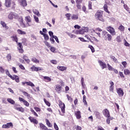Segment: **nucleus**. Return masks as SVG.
<instances>
[{
	"mask_svg": "<svg viewBox=\"0 0 130 130\" xmlns=\"http://www.w3.org/2000/svg\"><path fill=\"white\" fill-rule=\"evenodd\" d=\"M32 12H33L34 14H35V15H36L37 16H38V17H40V16H41V14H40V13H39V11L38 10H37V9H34L32 10Z\"/></svg>",
	"mask_w": 130,
	"mask_h": 130,
	"instance_id": "23",
	"label": "nucleus"
},
{
	"mask_svg": "<svg viewBox=\"0 0 130 130\" xmlns=\"http://www.w3.org/2000/svg\"><path fill=\"white\" fill-rule=\"evenodd\" d=\"M45 120H46V124L48 126V127H52V125L49 121V120H48V119H46Z\"/></svg>",
	"mask_w": 130,
	"mask_h": 130,
	"instance_id": "27",
	"label": "nucleus"
},
{
	"mask_svg": "<svg viewBox=\"0 0 130 130\" xmlns=\"http://www.w3.org/2000/svg\"><path fill=\"white\" fill-rule=\"evenodd\" d=\"M118 29L120 30V31L123 32V31H124V26H123L122 24H120L118 27Z\"/></svg>",
	"mask_w": 130,
	"mask_h": 130,
	"instance_id": "40",
	"label": "nucleus"
},
{
	"mask_svg": "<svg viewBox=\"0 0 130 130\" xmlns=\"http://www.w3.org/2000/svg\"><path fill=\"white\" fill-rule=\"evenodd\" d=\"M94 16L98 21L105 22V19L103 18V13L100 11H98L95 14Z\"/></svg>",
	"mask_w": 130,
	"mask_h": 130,
	"instance_id": "1",
	"label": "nucleus"
},
{
	"mask_svg": "<svg viewBox=\"0 0 130 130\" xmlns=\"http://www.w3.org/2000/svg\"><path fill=\"white\" fill-rule=\"evenodd\" d=\"M110 58L113 60L114 62H117V59L115 58V56L111 55L110 56Z\"/></svg>",
	"mask_w": 130,
	"mask_h": 130,
	"instance_id": "41",
	"label": "nucleus"
},
{
	"mask_svg": "<svg viewBox=\"0 0 130 130\" xmlns=\"http://www.w3.org/2000/svg\"><path fill=\"white\" fill-rule=\"evenodd\" d=\"M18 3L22 7H26L27 6V1L26 0H18Z\"/></svg>",
	"mask_w": 130,
	"mask_h": 130,
	"instance_id": "16",
	"label": "nucleus"
},
{
	"mask_svg": "<svg viewBox=\"0 0 130 130\" xmlns=\"http://www.w3.org/2000/svg\"><path fill=\"white\" fill-rule=\"evenodd\" d=\"M12 0H5V6L6 8H11Z\"/></svg>",
	"mask_w": 130,
	"mask_h": 130,
	"instance_id": "15",
	"label": "nucleus"
},
{
	"mask_svg": "<svg viewBox=\"0 0 130 130\" xmlns=\"http://www.w3.org/2000/svg\"><path fill=\"white\" fill-rule=\"evenodd\" d=\"M110 87H109V91L110 92H112L113 93V91L114 90V83L112 81H110Z\"/></svg>",
	"mask_w": 130,
	"mask_h": 130,
	"instance_id": "10",
	"label": "nucleus"
},
{
	"mask_svg": "<svg viewBox=\"0 0 130 130\" xmlns=\"http://www.w3.org/2000/svg\"><path fill=\"white\" fill-rule=\"evenodd\" d=\"M8 18L10 19V20H13V19H16V15H15V14H14V13H10V14L8 15Z\"/></svg>",
	"mask_w": 130,
	"mask_h": 130,
	"instance_id": "21",
	"label": "nucleus"
},
{
	"mask_svg": "<svg viewBox=\"0 0 130 130\" xmlns=\"http://www.w3.org/2000/svg\"><path fill=\"white\" fill-rule=\"evenodd\" d=\"M18 50L20 53H23L24 52V50H23V46L22 45V43H18Z\"/></svg>",
	"mask_w": 130,
	"mask_h": 130,
	"instance_id": "14",
	"label": "nucleus"
},
{
	"mask_svg": "<svg viewBox=\"0 0 130 130\" xmlns=\"http://www.w3.org/2000/svg\"><path fill=\"white\" fill-rule=\"evenodd\" d=\"M1 24L3 26V28H5L6 30H8V29H9V26H7V23H6V22L2 21L1 22Z\"/></svg>",
	"mask_w": 130,
	"mask_h": 130,
	"instance_id": "20",
	"label": "nucleus"
},
{
	"mask_svg": "<svg viewBox=\"0 0 130 130\" xmlns=\"http://www.w3.org/2000/svg\"><path fill=\"white\" fill-rule=\"evenodd\" d=\"M9 78H11L12 80H15L16 82H17V76L13 75L12 76V75L10 74V75L9 76Z\"/></svg>",
	"mask_w": 130,
	"mask_h": 130,
	"instance_id": "38",
	"label": "nucleus"
},
{
	"mask_svg": "<svg viewBox=\"0 0 130 130\" xmlns=\"http://www.w3.org/2000/svg\"><path fill=\"white\" fill-rule=\"evenodd\" d=\"M102 37L106 41H112V36L108 34L106 31H103L102 32Z\"/></svg>",
	"mask_w": 130,
	"mask_h": 130,
	"instance_id": "2",
	"label": "nucleus"
},
{
	"mask_svg": "<svg viewBox=\"0 0 130 130\" xmlns=\"http://www.w3.org/2000/svg\"><path fill=\"white\" fill-rule=\"evenodd\" d=\"M7 101L11 104H15V101H14V100H12L11 99H8Z\"/></svg>",
	"mask_w": 130,
	"mask_h": 130,
	"instance_id": "46",
	"label": "nucleus"
},
{
	"mask_svg": "<svg viewBox=\"0 0 130 130\" xmlns=\"http://www.w3.org/2000/svg\"><path fill=\"white\" fill-rule=\"evenodd\" d=\"M23 104L24 105H25V106H26V107H29V103H28V102H27V101L25 100V101L24 102H23Z\"/></svg>",
	"mask_w": 130,
	"mask_h": 130,
	"instance_id": "55",
	"label": "nucleus"
},
{
	"mask_svg": "<svg viewBox=\"0 0 130 130\" xmlns=\"http://www.w3.org/2000/svg\"><path fill=\"white\" fill-rule=\"evenodd\" d=\"M88 10H92V2L90 1L88 2Z\"/></svg>",
	"mask_w": 130,
	"mask_h": 130,
	"instance_id": "45",
	"label": "nucleus"
},
{
	"mask_svg": "<svg viewBox=\"0 0 130 130\" xmlns=\"http://www.w3.org/2000/svg\"><path fill=\"white\" fill-rule=\"evenodd\" d=\"M54 127L56 130L59 129L58 126H57V125L56 124V123H54Z\"/></svg>",
	"mask_w": 130,
	"mask_h": 130,
	"instance_id": "58",
	"label": "nucleus"
},
{
	"mask_svg": "<svg viewBox=\"0 0 130 130\" xmlns=\"http://www.w3.org/2000/svg\"><path fill=\"white\" fill-rule=\"evenodd\" d=\"M18 21L20 22V25H22V26H24V27L25 26H26L25 25V23H24V22H23L24 21V20L23 19V17H20L18 19Z\"/></svg>",
	"mask_w": 130,
	"mask_h": 130,
	"instance_id": "24",
	"label": "nucleus"
},
{
	"mask_svg": "<svg viewBox=\"0 0 130 130\" xmlns=\"http://www.w3.org/2000/svg\"><path fill=\"white\" fill-rule=\"evenodd\" d=\"M49 35L50 36V37H52V38H53V36H53V32L51 31H49Z\"/></svg>",
	"mask_w": 130,
	"mask_h": 130,
	"instance_id": "61",
	"label": "nucleus"
},
{
	"mask_svg": "<svg viewBox=\"0 0 130 130\" xmlns=\"http://www.w3.org/2000/svg\"><path fill=\"white\" fill-rule=\"evenodd\" d=\"M65 16L67 18V20H71V14L70 13H67L65 15Z\"/></svg>",
	"mask_w": 130,
	"mask_h": 130,
	"instance_id": "49",
	"label": "nucleus"
},
{
	"mask_svg": "<svg viewBox=\"0 0 130 130\" xmlns=\"http://www.w3.org/2000/svg\"><path fill=\"white\" fill-rule=\"evenodd\" d=\"M18 34L20 35H26V31H23L21 29L17 30Z\"/></svg>",
	"mask_w": 130,
	"mask_h": 130,
	"instance_id": "25",
	"label": "nucleus"
},
{
	"mask_svg": "<svg viewBox=\"0 0 130 130\" xmlns=\"http://www.w3.org/2000/svg\"><path fill=\"white\" fill-rule=\"evenodd\" d=\"M88 47H89V48H90V49H91V52H92V53L95 52V49L94 48V47H93V46H92V45H89V46H88Z\"/></svg>",
	"mask_w": 130,
	"mask_h": 130,
	"instance_id": "44",
	"label": "nucleus"
},
{
	"mask_svg": "<svg viewBox=\"0 0 130 130\" xmlns=\"http://www.w3.org/2000/svg\"><path fill=\"white\" fill-rule=\"evenodd\" d=\"M124 74L126 75H130V71L128 69H125L124 70Z\"/></svg>",
	"mask_w": 130,
	"mask_h": 130,
	"instance_id": "42",
	"label": "nucleus"
},
{
	"mask_svg": "<svg viewBox=\"0 0 130 130\" xmlns=\"http://www.w3.org/2000/svg\"><path fill=\"white\" fill-rule=\"evenodd\" d=\"M44 43H45V45H46V46H47V47L49 48L50 47V44H49V43H48L47 42V41H44Z\"/></svg>",
	"mask_w": 130,
	"mask_h": 130,
	"instance_id": "51",
	"label": "nucleus"
},
{
	"mask_svg": "<svg viewBox=\"0 0 130 130\" xmlns=\"http://www.w3.org/2000/svg\"><path fill=\"white\" fill-rule=\"evenodd\" d=\"M119 75H120V77H121V78H124V75H123V73L122 72H119Z\"/></svg>",
	"mask_w": 130,
	"mask_h": 130,
	"instance_id": "62",
	"label": "nucleus"
},
{
	"mask_svg": "<svg viewBox=\"0 0 130 130\" xmlns=\"http://www.w3.org/2000/svg\"><path fill=\"white\" fill-rule=\"evenodd\" d=\"M94 114L97 118L100 117V113L98 111L94 112Z\"/></svg>",
	"mask_w": 130,
	"mask_h": 130,
	"instance_id": "47",
	"label": "nucleus"
},
{
	"mask_svg": "<svg viewBox=\"0 0 130 130\" xmlns=\"http://www.w3.org/2000/svg\"><path fill=\"white\" fill-rule=\"evenodd\" d=\"M44 79L45 80V82H51V78H50L48 76H44Z\"/></svg>",
	"mask_w": 130,
	"mask_h": 130,
	"instance_id": "28",
	"label": "nucleus"
},
{
	"mask_svg": "<svg viewBox=\"0 0 130 130\" xmlns=\"http://www.w3.org/2000/svg\"><path fill=\"white\" fill-rule=\"evenodd\" d=\"M75 116L77 119H81L82 118V113L81 111H77L75 112Z\"/></svg>",
	"mask_w": 130,
	"mask_h": 130,
	"instance_id": "11",
	"label": "nucleus"
},
{
	"mask_svg": "<svg viewBox=\"0 0 130 130\" xmlns=\"http://www.w3.org/2000/svg\"><path fill=\"white\" fill-rule=\"evenodd\" d=\"M44 102H45V104L47 105V106H48V107H50V103H49V102L47 101L45 99H44Z\"/></svg>",
	"mask_w": 130,
	"mask_h": 130,
	"instance_id": "43",
	"label": "nucleus"
},
{
	"mask_svg": "<svg viewBox=\"0 0 130 130\" xmlns=\"http://www.w3.org/2000/svg\"><path fill=\"white\" fill-rule=\"evenodd\" d=\"M98 130H105V129H104V128H103V127H102V126H98Z\"/></svg>",
	"mask_w": 130,
	"mask_h": 130,
	"instance_id": "64",
	"label": "nucleus"
},
{
	"mask_svg": "<svg viewBox=\"0 0 130 130\" xmlns=\"http://www.w3.org/2000/svg\"><path fill=\"white\" fill-rule=\"evenodd\" d=\"M85 38H86V39H87V40H89L90 42L92 43L93 41H92V40H91V39L90 38V37H89V36L88 35H86L85 36Z\"/></svg>",
	"mask_w": 130,
	"mask_h": 130,
	"instance_id": "53",
	"label": "nucleus"
},
{
	"mask_svg": "<svg viewBox=\"0 0 130 130\" xmlns=\"http://www.w3.org/2000/svg\"><path fill=\"white\" fill-rule=\"evenodd\" d=\"M59 103V107L61 109V111L62 113H60V111H59L60 115H61L62 116H63L64 113H66V105H64V103L62 102V101L59 100L58 101Z\"/></svg>",
	"mask_w": 130,
	"mask_h": 130,
	"instance_id": "3",
	"label": "nucleus"
},
{
	"mask_svg": "<svg viewBox=\"0 0 130 130\" xmlns=\"http://www.w3.org/2000/svg\"><path fill=\"white\" fill-rule=\"evenodd\" d=\"M40 127L41 130H53V129H48V128L42 123H40Z\"/></svg>",
	"mask_w": 130,
	"mask_h": 130,
	"instance_id": "12",
	"label": "nucleus"
},
{
	"mask_svg": "<svg viewBox=\"0 0 130 130\" xmlns=\"http://www.w3.org/2000/svg\"><path fill=\"white\" fill-rule=\"evenodd\" d=\"M57 69L61 72H63V71H67V67L64 66H58Z\"/></svg>",
	"mask_w": 130,
	"mask_h": 130,
	"instance_id": "19",
	"label": "nucleus"
},
{
	"mask_svg": "<svg viewBox=\"0 0 130 130\" xmlns=\"http://www.w3.org/2000/svg\"><path fill=\"white\" fill-rule=\"evenodd\" d=\"M98 62L102 70H104V69H106L107 68V65H106V63L101 61V60H99Z\"/></svg>",
	"mask_w": 130,
	"mask_h": 130,
	"instance_id": "6",
	"label": "nucleus"
},
{
	"mask_svg": "<svg viewBox=\"0 0 130 130\" xmlns=\"http://www.w3.org/2000/svg\"><path fill=\"white\" fill-rule=\"evenodd\" d=\"M122 66L124 67V68H126V66L127 65V63L126 61H123L122 62Z\"/></svg>",
	"mask_w": 130,
	"mask_h": 130,
	"instance_id": "60",
	"label": "nucleus"
},
{
	"mask_svg": "<svg viewBox=\"0 0 130 130\" xmlns=\"http://www.w3.org/2000/svg\"><path fill=\"white\" fill-rule=\"evenodd\" d=\"M81 3H76V7L77 10H81L82 9V5Z\"/></svg>",
	"mask_w": 130,
	"mask_h": 130,
	"instance_id": "35",
	"label": "nucleus"
},
{
	"mask_svg": "<svg viewBox=\"0 0 130 130\" xmlns=\"http://www.w3.org/2000/svg\"><path fill=\"white\" fill-rule=\"evenodd\" d=\"M34 18L37 23H39V18L37 16L34 15Z\"/></svg>",
	"mask_w": 130,
	"mask_h": 130,
	"instance_id": "52",
	"label": "nucleus"
},
{
	"mask_svg": "<svg viewBox=\"0 0 130 130\" xmlns=\"http://www.w3.org/2000/svg\"><path fill=\"white\" fill-rule=\"evenodd\" d=\"M26 84L27 86H30V87H35V85L31 81L26 82Z\"/></svg>",
	"mask_w": 130,
	"mask_h": 130,
	"instance_id": "32",
	"label": "nucleus"
},
{
	"mask_svg": "<svg viewBox=\"0 0 130 130\" xmlns=\"http://www.w3.org/2000/svg\"><path fill=\"white\" fill-rule=\"evenodd\" d=\"M19 68L21 69V70H25V67L22 64L19 65Z\"/></svg>",
	"mask_w": 130,
	"mask_h": 130,
	"instance_id": "63",
	"label": "nucleus"
},
{
	"mask_svg": "<svg viewBox=\"0 0 130 130\" xmlns=\"http://www.w3.org/2000/svg\"><path fill=\"white\" fill-rule=\"evenodd\" d=\"M25 20L26 22H27V24H28V23H31V22H32V20L31 19V17H30V16H26L25 18Z\"/></svg>",
	"mask_w": 130,
	"mask_h": 130,
	"instance_id": "22",
	"label": "nucleus"
},
{
	"mask_svg": "<svg viewBox=\"0 0 130 130\" xmlns=\"http://www.w3.org/2000/svg\"><path fill=\"white\" fill-rule=\"evenodd\" d=\"M0 73H2V74L5 73V69L3 67H0Z\"/></svg>",
	"mask_w": 130,
	"mask_h": 130,
	"instance_id": "59",
	"label": "nucleus"
},
{
	"mask_svg": "<svg viewBox=\"0 0 130 130\" xmlns=\"http://www.w3.org/2000/svg\"><path fill=\"white\" fill-rule=\"evenodd\" d=\"M51 62L53 64H57V61L56 60H51Z\"/></svg>",
	"mask_w": 130,
	"mask_h": 130,
	"instance_id": "56",
	"label": "nucleus"
},
{
	"mask_svg": "<svg viewBox=\"0 0 130 130\" xmlns=\"http://www.w3.org/2000/svg\"><path fill=\"white\" fill-rule=\"evenodd\" d=\"M82 11L85 13L88 14L89 13V11L87 10V7H86L85 6H83L82 7Z\"/></svg>",
	"mask_w": 130,
	"mask_h": 130,
	"instance_id": "30",
	"label": "nucleus"
},
{
	"mask_svg": "<svg viewBox=\"0 0 130 130\" xmlns=\"http://www.w3.org/2000/svg\"><path fill=\"white\" fill-rule=\"evenodd\" d=\"M107 123H108V124H110V120H112V119H113V118L111 117V116L107 117Z\"/></svg>",
	"mask_w": 130,
	"mask_h": 130,
	"instance_id": "34",
	"label": "nucleus"
},
{
	"mask_svg": "<svg viewBox=\"0 0 130 130\" xmlns=\"http://www.w3.org/2000/svg\"><path fill=\"white\" fill-rule=\"evenodd\" d=\"M31 61L35 62V63H39V60L37 59L36 57H32L31 58Z\"/></svg>",
	"mask_w": 130,
	"mask_h": 130,
	"instance_id": "29",
	"label": "nucleus"
},
{
	"mask_svg": "<svg viewBox=\"0 0 130 130\" xmlns=\"http://www.w3.org/2000/svg\"><path fill=\"white\" fill-rule=\"evenodd\" d=\"M29 120H30V122L34 123V124H38V121L37 119H35L34 117L29 116L28 117Z\"/></svg>",
	"mask_w": 130,
	"mask_h": 130,
	"instance_id": "7",
	"label": "nucleus"
},
{
	"mask_svg": "<svg viewBox=\"0 0 130 130\" xmlns=\"http://www.w3.org/2000/svg\"><path fill=\"white\" fill-rule=\"evenodd\" d=\"M117 93L120 97H122V96H123L124 92L121 88L117 89Z\"/></svg>",
	"mask_w": 130,
	"mask_h": 130,
	"instance_id": "13",
	"label": "nucleus"
},
{
	"mask_svg": "<svg viewBox=\"0 0 130 130\" xmlns=\"http://www.w3.org/2000/svg\"><path fill=\"white\" fill-rule=\"evenodd\" d=\"M72 20H78L79 19V15L73 14L71 17Z\"/></svg>",
	"mask_w": 130,
	"mask_h": 130,
	"instance_id": "26",
	"label": "nucleus"
},
{
	"mask_svg": "<svg viewBox=\"0 0 130 130\" xmlns=\"http://www.w3.org/2000/svg\"><path fill=\"white\" fill-rule=\"evenodd\" d=\"M106 30H107V31L109 32V33H110V34H111V35H112V36H114V35H116V32H115V29H114V28H113L111 26L107 27Z\"/></svg>",
	"mask_w": 130,
	"mask_h": 130,
	"instance_id": "4",
	"label": "nucleus"
},
{
	"mask_svg": "<svg viewBox=\"0 0 130 130\" xmlns=\"http://www.w3.org/2000/svg\"><path fill=\"white\" fill-rule=\"evenodd\" d=\"M44 38L45 40V41H47L49 40V36H48V35L45 34L44 35Z\"/></svg>",
	"mask_w": 130,
	"mask_h": 130,
	"instance_id": "39",
	"label": "nucleus"
},
{
	"mask_svg": "<svg viewBox=\"0 0 130 130\" xmlns=\"http://www.w3.org/2000/svg\"><path fill=\"white\" fill-rule=\"evenodd\" d=\"M10 127H13V123L12 122L7 123L2 125V128H10Z\"/></svg>",
	"mask_w": 130,
	"mask_h": 130,
	"instance_id": "9",
	"label": "nucleus"
},
{
	"mask_svg": "<svg viewBox=\"0 0 130 130\" xmlns=\"http://www.w3.org/2000/svg\"><path fill=\"white\" fill-rule=\"evenodd\" d=\"M17 110H18V111H20V112H24V111H25V109H24V108L21 107L17 108Z\"/></svg>",
	"mask_w": 130,
	"mask_h": 130,
	"instance_id": "37",
	"label": "nucleus"
},
{
	"mask_svg": "<svg viewBox=\"0 0 130 130\" xmlns=\"http://www.w3.org/2000/svg\"><path fill=\"white\" fill-rule=\"evenodd\" d=\"M19 100L21 103H24V102L25 101V99L20 97L19 98Z\"/></svg>",
	"mask_w": 130,
	"mask_h": 130,
	"instance_id": "54",
	"label": "nucleus"
},
{
	"mask_svg": "<svg viewBox=\"0 0 130 130\" xmlns=\"http://www.w3.org/2000/svg\"><path fill=\"white\" fill-rule=\"evenodd\" d=\"M22 93L24 96H26L27 98H30L31 97V95H30L28 92L26 91H22Z\"/></svg>",
	"mask_w": 130,
	"mask_h": 130,
	"instance_id": "36",
	"label": "nucleus"
},
{
	"mask_svg": "<svg viewBox=\"0 0 130 130\" xmlns=\"http://www.w3.org/2000/svg\"><path fill=\"white\" fill-rule=\"evenodd\" d=\"M103 8L104 11H105L106 13H107L108 14H110V12L109 11V10H108V6L107 5V4H105Z\"/></svg>",
	"mask_w": 130,
	"mask_h": 130,
	"instance_id": "18",
	"label": "nucleus"
},
{
	"mask_svg": "<svg viewBox=\"0 0 130 130\" xmlns=\"http://www.w3.org/2000/svg\"><path fill=\"white\" fill-rule=\"evenodd\" d=\"M31 70L32 72H38L39 71H43V69L40 67H36L35 66L33 65L31 67Z\"/></svg>",
	"mask_w": 130,
	"mask_h": 130,
	"instance_id": "8",
	"label": "nucleus"
},
{
	"mask_svg": "<svg viewBox=\"0 0 130 130\" xmlns=\"http://www.w3.org/2000/svg\"><path fill=\"white\" fill-rule=\"evenodd\" d=\"M80 34H84L85 32H88V30H86V28H81L79 30Z\"/></svg>",
	"mask_w": 130,
	"mask_h": 130,
	"instance_id": "33",
	"label": "nucleus"
},
{
	"mask_svg": "<svg viewBox=\"0 0 130 130\" xmlns=\"http://www.w3.org/2000/svg\"><path fill=\"white\" fill-rule=\"evenodd\" d=\"M103 114L105 117H110V112H109V110H108V109H105L104 110H103Z\"/></svg>",
	"mask_w": 130,
	"mask_h": 130,
	"instance_id": "5",
	"label": "nucleus"
},
{
	"mask_svg": "<svg viewBox=\"0 0 130 130\" xmlns=\"http://www.w3.org/2000/svg\"><path fill=\"white\" fill-rule=\"evenodd\" d=\"M34 109L35 110H36V111L37 112H40V111H41V109H40V108H39V107H34Z\"/></svg>",
	"mask_w": 130,
	"mask_h": 130,
	"instance_id": "50",
	"label": "nucleus"
},
{
	"mask_svg": "<svg viewBox=\"0 0 130 130\" xmlns=\"http://www.w3.org/2000/svg\"><path fill=\"white\" fill-rule=\"evenodd\" d=\"M107 67L108 68L109 71H113V70H114V68H113V67H112L111 66H110V64H109V63L107 64Z\"/></svg>",
	"mask_w": 130,
	"mask_h": 130,
	"instance_id": "48",
	"label": "nucleus"
},
{
	"mask_svg": "<svg viewBox=\"0 0 130 130\" xmlns=\"http://www.w3.org/2000/svg\"><path fill=\"white\" fill-rule=\"evenodd\" d=\"M123 7L124 9H125V10H126V11H127V12H128L129 14H130V9L129 8H128V6H127L126 4H124L123 5Z\"/></svg>",
	"mask_w": 130,
	"mask_h": 130,
	"instance_id": "31",
	"label": "nucleus"
},
{
	"mask_svg": "<svg viewBox=\"0 0 130 130\" xmlns=\"http://www.w3.org/2000/svg\"><path fill=\"white\" fill-rule=\"evenodd\" d=\"M67 97L68 100L69 101H70L71 102H72V101H73V98H72V97L70 96L69 95V94H67Z\"/></svg>",
	"mask_w": 130,
	"mask_h": 130,
	"instance_id": "57",
	"label": "nucleus"
},
{
	"mask_svg": "<svg viewBox=\"0 0 130 130\" xmlns=\"http://www.w3.org/2000/svg\"><path fill=\"white\" fill-rule=\"evenodd\" d=\"M55 87H56L55 88V90L56 91V92H57V93H60L61 89H62L61 86H60V85L59 84H57L55 85Z\"/></svg>",
	"mask_w": 130,
	"mask_h": 130,
	"instance_id": "17",
	"label": "nucleus"
}]
</instances>
